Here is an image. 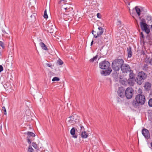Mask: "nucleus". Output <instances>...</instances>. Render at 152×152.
I'll list each match as a JSON object with an SVG mask.
<instances>
[{
	"mask_svg": "<svg viewBox=\"0 0 152 152\" xmlns=\"http://www.w3.org/2000/svg\"><path fill=\"white\" fill-rule=\"evenodd\" d=\"M99 67L102 69H105L101 72V74L104 76L109 75L112 70L110 66V62L108 61H104L99 63Z\"/></svg>",
	"mask_w": 152,
	"mask_h": 152,
	"instance_id": "1",
	"label": "nucleus"
},
{
	"mask_svg": "<svg viewBox=\"0 0 152 152\" xmlns=\"http://www.w3.org/2000/svg\"><path fill=\"white\" fill-rule=\"evenodd\" d=\"M124 62L122 59H117L114 60L112 64V67L113 70L116 72L119 71Z\"/></svg>",
	"mask_w": 152,
	"mask_h": 152,
	"instance_id": "2",
	"label": "nucleus"
},
{
	"mask_svg": "<svg viewBox=\"0 0 152 152\" xmlns=\"http://www.w3.org/2000/svg\"><path fill=\"white\" fill-rule=\"evenodd\" d=\"M147 77L146 73L142 71L139 72L135 80L136 81L138 84L141 85L143 82L144 80Z\"/></svg>",
	"mask_w": 152,
	"mask_h": 152,
	"instance_id": "3",
	"label": "nucleus"
},
{
	"mask_svg": "<svg viewBox=\"0 0 152 152\" xmlns=\"http://www.w3.org/2000/svg\"><path fill=\"white\" fill-rule=\"evenodd\" d=\"M140 25L142 31H144L147 34H148L150 32V29L148 27V26L145 23L144 19H142L140 23Z\"/></svg>",
	"mask_w": 152,
	"mask_h": 152,
	"instance_id": "4",
	"label": "nucleus"
},
{
	"mask_svg": "<svg viewBox=\"0 0 152 152\" xmlns=\"http://www.w3.org/2000/svg\"><path fill=\"white\" fill-rule=\"evenodd\" d=\"M134 90L131 87H128L125 91V96L128 99L131 98L133 95Z\"/></svg>",
	"mask_w": 152,
	"mask_h": 152,
	"instance_id": "5",
	"label": "nucleus"
},
{
	"mask_svg": "<svg viewBox=\"0 0 152 152\" xmlns=\"http://www.w3.org/2000/svg\"><path fill=\"white\" fill-rule=\"evenodd\" d=\"M78 130H80L79 132H78L79 134H81L82 137L83 138H87L88 134L85 131H84V129L83 126L78 125Z\"/></svg>",
	"mask_w": 152,
	"mask_h": 152,
	"instance_id": "6",
	"label": "nucleus"
},
{
	"mask_svg": "<svg viewBox=\"0 0 152 152\" xmlns=\"http://www.w3.org/2000/svg\"><path fill=\"white\" fill-rule=\"evenodd\" d=\"M135 99L141 105L144 104L145 101V96L141 94L137 95L136 96Z\"/></svg>",
	"mask_w": 152,
	"mask_h": 152,
	"instance_id": "7",
	"label": "nucleus"
},
{
	"mask_svg": "<svg viewBox=\"0 0 152 152\" xmlns=\"http://www.w3.org/2000/svg\"><path fill=\"white\" fill-rule=\"evenodd\" d=\"M73 115L69 117L66 120V123L67 125H73L76 123Z\"/></svg>",
	"mask_w": 152,
	"mask_h": 152,
	"instance_id": "8",
	"label": "nucleus"
},
{
	"mask_svg": "<svg viewBox=\"0 0 152 152\" xmlns=\"http://www.w3.org/2000/svg\"><path fill=\"white\" fill-rule=\"evenodd\" d=\"M121 69L122 72L124 73L128 72L131 70L130 66L128 64H124V63Z\"/></svg>",
	"mask_w": 152,
	"mask_h": 152,
	"instance_id": "9",
	"label": "nucleus"
},
{
	"mask_svg": "<svg viewBox=\"0 0 152 152\" xmlns=\"http://www.w3.org/2000/svg\"><path fill=\"white\" fill-rule=\"evenodd\" d=\"M118 96L121 98H123L125 96V89L123 87H119L118 90Z\"/></svg>",
	"mask_w": 152,
	"mask_h": 152,
	"instance_id": "10",
	"label": "nucleus"
},
{
	"mask_svg": "<svg viewBox=\"0 0 152 152\" xmlns=\"http://www.w3.org/2000/svg\"><path fill=\"white\" fill-rule=\"evenodd\" d=\"M75 131L78 133L79 132L80 130H78V126L76 127H73L70 131V134L73 137L76 138L77 136L75 135Z\"/></svg>",
	"mask_w": 152,
	"mask_h": 152,
	"instance_id": "11",
	"label": "nucleus"
},
{
	"mask_svg": "<svg viewBox=\"0 0 152 152\" xmlns=\"http://www.w3.org/2000/svg\"><path fill=\"white\" fill-rule=\"evenodd\" d=\"M142 133L146 138L148 139L150 138L149 132L147 129L145 128L143 129L142 130Z\"/></svg>",
	"mask_w": 152,
	"mask_h": 152,
	"instance_id": "12",
	"label": "nucleus"
},
{
	"mask_svg": "<svg viewBox=\"0 0 152 152\" xmlns=\"http://www.w3.org/2000/svg\"><path fill=\"white\" fill-rule=\"evenodd\" d=\"M140 103H138L137 101L133 100L132 102V107H131V109L132 108H139V104Z\"/></svg>",
	"mask_w": 152,
	"mask_h": 152,
	"instance_id": "13",
	"label": "nucleus"
},
{
	"mask_svg": "<svg viewBox=\"0 0 152 152\" xmlns=\"http://www.w3.org/2000/svg\"><path fill=\"white\" fill-rule=\"evenodd\" d=\"M99 31L97 32V35L96 36V38L100 36L103 32V28L99 27L98 28Z\"/></svg>",
	"mask_w": 152,
	"mask_h": 152,
	"instance_id": "14",
	"label": "nucleus"
},
{
	"mask_svg": "<svg viewBox=\"0 0 152 152\" xmlns=\"http://www.w3.org/2000/svg\"><path fill=\"white\" fill-rule=\"evenodd\" d=\"M130 73L129 75V83H130V80L134 79L135 75L133 73V71L131 70L130 71Z\"/></svg>",
	"mask_w": 152,
	"mask_h": 152,
	"instance_id": "15",
	"label": "nucleus"
},
{
	"mask_svg": "<svg viewBox=\"0 0 152 152\" xmlns=\"http://www.w3.org/2000/svg\"><path fill=\"white\" fill-rule=\"evenodd\" d=\"M144 87L145 90L148 91L151 88V84L150 83L148 82H146L145 83Z\"/></svg>",
	"mask_w": 152,
	"mask_h": 152,
	"instance_id": "16",
	"label": "nucleus"
},
{
	"mask_svg": "<svg viewBox=\"0 0 152 152\" xmlns=\"http://www.w3.org/2000/svg\"><path fill=\"white\" fill-rule=\"evenodd\" d=\"M127 52L128 57L130 58L132 55V52L131 48L130 47L129 48H127Z\"/></svg>",
	"mask_w": 152,
	"mask_h": 152,
	"instance_id": "17",
	"label": "nucleus"
},
{
	"mask_svg": "<svg viewBox=\"0 0 152 152\" xmlns=\"http://www.w3.org/2000/svg\"><path fill=\"white\" fill-rule=\"evenodd\" d=\"M39 45L42 48L45 50H47L48 48L46 45L43 42H41L39 43Z\"/></svg>",
	"mask_w": 152,
	"mask_h": 152,
	"instance_id": "18",
	"label": "nucleus"
},
{
	"mask_svg": "<svg viewBox=\"0 0 152 152\" xmlns=\"http://www.w3.org/2000/svg\"><path fill=\"white\" fill-rule=\"evenodd\" d=\"M69 14H64V20L65 21H67L69 20V19L71 20V17L69 15Z\"/></svg>",
	"mask_w": 152,
	"mask_h": 152,
	"instance_id": "19",
	"label": "nucleus"
},
{
	"mask_svg": "<svg viewBox=\"0 0 152 152\" xmlns=\"http://www.w3.org/2000/svg\"><path fill=\"white\" fill-rule=\"evenodd\" d=\"M25 134H26L28 135L27 137H29V138L30 137H34L35 136V135L32 132H28L27 133H25Z\"/></svg>",
	"mask_w": 152,
	"mask_h": 152,
	"instance_id": "20",
	"label": "nucleus"
},
{
	"mask_svg": "<svg viewBox=\"0 0 152 152\" xmlns=\"http://www.w3.org/2000/svg\"><path fill=\"white\" fill-rule=\"evenodd\" d=\"M146 60V62L150 65H152V57L147 58Z\"/></svg>",
	"mask_w": 152,
	"mask_h": 152,
	"instance_id": "21",
	"label": "nucleus"
},
{
	"mask_svg": "<svg viewBox=\"0 0 152 152\" xmlns=\"http://www.w3.org/2000/svg\"><path fill=\"white\" fill-rule=\"evenodd\" d=\"M135 9L136 13L138 16H140V9L137 7V6L135 7Z\"/></svg>",
	"mask_w": 152,
	"mask_h": 152,
	"instance_id": "22",
	"label": "nucleus"
},
{
	"mask_svg": "<svg viewBox=\"0 0 152 152\" xmlns=\"http://www.w3.org/2000/svg\"><path fill=\"white\" fill-rule=\"evenodd\" d=\"M52 28H50V27H49V28L48 29V31L50 33H53V28H55V26H54L52 25Z\"/></svg>",
	"mask_w": 152,
	"mask_h": 152,
	"instance_id": "23",
	"label": "nucleus"
},
{
	"mask_svg": "<svg viewBox=\"0 0 152 152\" xmlns=\"http://www.w3.org/2000/svg\"><path fill=\"white\" fill-rule=\"evenodd\" d=\"M146 18L147 20L148 21L152 20V17L151 16H147Z\"/></svg>",
	"mask_w": 152,
	"mask_h": 152,
	"instance_id": "24",
	"label": "nucleus"
},
{
	"mask_svg": "<svg viewBox=\"0 0 152 152\" xmlns=\"http://www.w3.org/2000/svg\"><path fill=\"white\" fill-rule=\"evenodd\" d=\"M140 38L141 40L142 41L143 40V39L144 38V34H143L142 32H141L140 33Z\"/></svg>",
	"mask_w": 152,
	"mask_h": 152,
	"instance_id": "25",
	"label": "nucleus"
},
{
	"mask_svg": "<svg viewBox=\"0 0 152 152\" xmlns=\"http://www.w3.org/2000/svg\"><path fill=\"white\" fill-rule=\"evenodd\" d=\"M44 17L46 19L48 18V16L46 10H45L44 11Z\"/></svg>",
	"mask_w": 152,
	"mask_h": 152,
	"instance_id": "26",
	"label": "nucleus"
},
{
	"mask_svg": "<svg viewBox=\"0 0 152 152\" xmlns=\"http://www.w3.org/2000/svg\"><path fill=\"white\" fill-rule=\"evenodd\" d=\"M64 14L63 13H61L60 15H59V17H60V19H63L64 20Z\"/></svg>",
	"mask_w": 152,
	"mask_h": 152,
	"instance_id": "27",
	"label": "nucleus"
},
{
	"mask_svg": "<svg viewBox=\"0 0 152 152\" xmlns=\"http://www.w3.org/2000/svg\"><path fill=\"white\" fill-rule=\"evenodd\" d=\"M57 63L59 65H61L63 64V62L60 59H59L57 61Z\"/></svg>",
	"mask_w": 152,
	"mask_h": 152,
	"instance_id": "28",
	"label": "nucleus"
},
{
	"mask_svg": "<svg viewBox=\"0 0 152 152\" xmlns=\"http://www.w3.org/2000/svg\"><path fill=\"white\" fill-rule=\"evenodd\" d=\"M32 146L35 149H37L38 148V146L37 144L35 142H33L32 144Z\"/></svg>",
	"mask_w": 152,
	"mask_h": 152,
	"instance_id": "29",
	"label": "nucleus"
},
{
	"mask_svg": "<svg viewBox=\"0 0 152 152\" xmlns=\"http://www.w3.org/2000/svg\"><path fill=\"white\" fill-rule=\"evenodd\" d=\"M60 80V79L57 77H54L52 80L53 81H59Z\"/></svg>",
	"mask_w": 152,
	"mask_h": 152,
	"instance_id": "30",
	"label": "nucleus"
},
{
	"mask_svg": "<svg viewBox=\"0 0 152 152\" xmlns=\"http://www.w3.org/2000/svg\"><path fill=\"white\" fill-rule=\"evenodd\" d=\"M34 150L31 145H29L28 147V151L29 152H32Z\"/></svg>",
	"mask_w": 152,
	"mask_h": 152,
	"instance_id": "31",
	"label": "nucleus"
},
{
	"mask_svg": "<svg viewBox=\"0 0 152 152\" xmlns=\"http://www.w3.org/2000/svg\"><path fill=\"white\" fill-rule=\"evenodd\" d=\"M148 103L149 106L152 107V98H151L149 100Z\"/></svg>",
	"mask_w": 152,
	"mask_h": 152,
	"instance_id": "32",
	"label": "nucleus"
},
{
	"mask_svg": "<svg viewBox=\"0 0 152 152\" xmlns=\"http://www.w3.org/2000/svg\"><path fill=\"white\" fill-rule=\"evenodd\" d=\"M148 65L147 64H144L143 67V69L145 70H148Z\"/></svg>",
	"mask_w": 152,
	"mask_h": 152,
	"instance_id": "33",
	"label": "nucleus"
},
{
	"mask_svg": "<svg viewBox=\"0 0 152 152\" xmlns=\"http://www.w3.org/2000/svg\"><path fill=\"white\" fill-rule=\"evenodd\" d=\"M26 138H27V142H28V144L29 145H30L31 144V141L30 140V139L29 137H26Z\"/></svg>",
	"mask_w": 152,
	"mask_h": 152,
	"instance_id": "34",
	"label": "nucleus"
},
{
	"mask_svg": "<svg viewBox=\"0 0 152 152\" xmlns=\"http://www.w3.org/2000/svg\"><path fill=\"white\" fill-rule=\"evenodd\" d=\"M2 110L4 112V115H6L7 114V112H6V110L5 107L4 106L3 107H2Z\"/></svg>",
	"mask_w": 152,
	"mask_h": 152,
	"instance_id": "35",
	"label": "nucleus"
},
{
	"mask_svg": "<svg viewBox=\"0 0 152 152\" xmlns=\"http://www.w3.org/2000/svg\"><path fill=\"white\" fill-rule=\"evenodd\" d=\"M64 9L66 10V12L67 11V10H69L71 9V10H73V8L72 7H66L65 8H64Z\"/></svg>",
	"mask_w": 152,
	"mask_h": 152,
	"instance_id": "36",
	"label": "nucleus"
},
{
	"mask_svg": "<svg viewBox=\"0 0 152 152\" xmlns=\"http://www.w3.org/2000/svg\"><path fill=\"white\" fill-rule=\"evenodd\" d=\"M95 60V56H94L92 58H91L89 60V61L90 62H93Z\"/></svg>",
	"mask_w": 152,
	"mask_h": 152,
	"instance_id": "37",
	"label": "nucleus"
},
{
	"mask_svg": "<svg viewBox=\"0 0 152 152\" xmlns=\"http://www.w3.org/2000/svg\"><path fill=\"white\" fill-rule=\"evenodd\" d=\"M97 17L99 18H101L102 17V15L100 13H98L97 14Z\"/></svg>",
	"mask_w": 152,
	"mask_h": 152,
	"instance_id": "38",
	"label": "nucleus"
},
{
	"mask_svg": "<svg viewBox=\"0 0 152 152\" xmlns=\"http://www.w3.org/2000/svg\"><path fill=\"white\" fill-rule=\"evenodd\" d=\"M3 70V68L2 66L0 65V72Z\"/></svg>",
	"mask_w": 152,
	"mask_h": 152,
	"instance_id": "39",
	"label": "nucleus"
},
{
	"mask_svg": "<svg viewBox=\"0 0 152 152\" xmlns=\"http://www.w3.org/2000/svg\"><path fill=\"white\" fill-rule=\"evenodd\" d=\"M138 93L140 94H142V90L140 88H139L138 89Z\"/></svg>",
	"mask_w": 152,
	"mask_h": 152,
	"instance_id": "40",
	"label": "nucleus"
},
{
	"mask_svg": "<svg viewBox=\"0 0 152 152\" xmlns=\"http://www.w3.org/2000/svg\"><path fill=\"white\" fill-rule=\"evenodd\" d=\"M73 10H71L70 9V10H67V11L66 12H69L70 11H71V12H73Z\"/></svg>",
	"mask_w": 152,
	"mask_h": 152,
	"instance_id": "41",
	"label": "nucleus"
},
{
	"mask_svg": "<svg viewBox=\"0 0 152 152\" xmlns=\"http://www.w3.org/2000/svg\"><path fill=\"white\" fill-rule=\"evenodd\" d=\"M94 30H93L92 31V33L94 35V37H95V34H94Z\"/></svg>",
	"mask_w": 152,
	"mask_h": 152,
	"instance_id": "42",
	"label": "nucleus"
},
{
	"mask_svg": "<svg viewBox=\"0 0 152 152\" xmlns=\"http://www.w3.org/2000/svg\"><path fill=\"white\" fill-rule=\"evenodd\" d=\"M0 46H1L2 47V48H3V49H4V48H5V46H4V43H3V44H2Z\"/></svg>",
	"mask_w": 152,
	"mask_h": 152,
	"instance_id": "43",
	"label": "nucleus"
},
{
	"mask_svg": "<svg viewBox=\"0 0 152 152\" xmlns=\"http://www.w3.org/2000/svg\"><path fill=\"white\" fill-rule=\"evenodd\" d=\"M91 20L92 21L94 22V21L95 19L94 18H93V17H92V18H91Z\"/></svg>",
	"mask_w": 152,
	"mask_h": 152,
	"instance_id": "44",
	"label": "nucleus"
},
{
	"mask_svg": "<svg viewBox=\"0 0 152 152\" xmlns=\"http://www.w3.org/2000/svg\"><path fill=\"white\" fill-rule=\"evenodd\" d=\"M93 42H94V41H93V40H92V41H91V46L92 45H93Z\"/></svg>",
	"mask_w": 152,
	"mask_h": 152,
	"instance_id": "45",
	"label": "nucleus"
},
{
	"mask_svg": "<svg viewBox=\"0 0 152 152\" xmlns=\"http://www.w3.org/2000/svg\"><path fill=\"white\" fill-rule=\"evenodd\" d=\"M3 42H2L0 41V46L2 44H3Z\"/></svg>",
	"mask_w": 152,
	"mask_h": 152,
	"instance_id": "46",
	"label": "nucleus"
},
{
	"mask_svg": "<svg viewBox=\"0 0 152 152\" xmlns=\"http://www.w3.org/2000/svg\"><path fill=\"white\" fill-rule=\"evenodd\" d=\"M2 32L3 33H6L7 34V33L5 31H4V30H2Z\"/></svg>",
	"mask_w": 152,
	"mask_h": 152,
	"instance_id": "47",
	"label": "nucleus"
},
{
	"mask_svg": "<svg viewBox=\"0 0 152 152\" xmlns=\"http://www.w3.org/2000/svg\"><path fill=\"white\" fill-rule=\"evenodd\" d=\"M47 65L49 67H50V66H51V65H50V64H48Z\"/></svg>",
	"mask_w": 152,
	"mask_h": 152,
	"instance_id": "48",
	"label": "nucleus"
},
{
	"mask_svg": "<svg viewBox=\"0 0 152 152\" xmlns=\"http://www.w3.org/2000/svg\"><path fill=\"white\" fill-rule=\"evenodd\" d=\"M97 57V55H96V57H95L96 60V59Z\"/></svg>",
	"mask_w": 152,
	"mask_h": 152,
	"instance_id": "49",
	"label": "nucleus"
},
{
	"mask_svg": "<svg viewBox=\"0 0 152 152\" xmlns=\"http://www.w3.org/2000/svg\"><path fill=\"white\" fill-rule=\"evenodd\" d=\"M118 23H121V21H118Z\"/></svg>",
	"mask_w": 152,
	"mask_h": 152,
	"instance_id": "50",
	"label": "nucleus"
},
{
	"mask_svg": "<svg viewBox=\"0 0 152 152\" xmlns=\"http://www.w3.org/2000/svg\"><path fill=\"white\" fill-rule=\"evenodd\" d=\"M39 41H42V40L41 39H39Z\"/></svg>",
	"mask_w": 152,
	"mask_h": 152,
	"instance_id": "51",
	"label": "nucleus"
},
{
	"mask_svg": "<svg viewBox=\"0 0 152 152\" xmlns=\"http://www.w3.org/2000/svg\"><path fill=\"white\" fill-rule=\"evenodd\" d=\"M69 126H68V130H69Z\"/></svg>",
	"mask_w": 152,
	"mask_h": 152,
	"instance_id": "52",
	"label": "nucleus"
},
{
	"mask_svg": "<svg viewBox=\"0 0 152 152\" xmlns=\"http://www.w3.org/2000/svg\"><path fill=\"white\" fill-rule=\"evenodd\" d=\"M61 1H64L65 0H61Z\"/></svg>",
	"mask_w": 152,
	"mask_h": 152,
	"instance_id": "53",
	"label": "nucleus"
},
{
	"mask_svg": "<svg viewBox=\"0 0 152 152\" xmlns=\"http://www.w3.org/2000/svg\"><path fill=\"white\" fill-rule=\"evenodd\" d=\"M91 15H90V17H91Z\"/></svg>",
	"mask_w": 152,
	"mask_h": 152,
	"instance_id": "54",
	"label": "nucleus"
},
{
	"mask_svg": "<svg viewBox=\"0 0 152 152\" xmlns=\"http://www.w3.org/2000/svg\"><path fill=\"white\" fill-rule=\"evenodd\" d=\"M93 51V53H94V51L93 50V51Z\"/></svg>",
	"mask_w": 152,
	"mask_h": 152,
	"instance_id": "55",
	"label": "nucleus"
},
{
	"mask_svg": "<svg viewBox=\"0 0 152 152\" xmlns=\"http://www.w3.org/2000/svg\"><path fill=\"white\" fill-rule=\"evenodd\" d=\"M130 14H131V15H132L131 13V12H130Z\"/></svg>",
	"mask_w": 152,
	"mask_h": 152,
	"instance_id": "56",
	"label": "nucleus"
},
{
	"mask_svg": "<svg viewBox=\"0 0 152 152\" xmlns=\"http://www.w3.org/2000/svg\"><path fill=\"white\" fill-rule=\"evenodd\" d=\"M129 5H130V3H129L128 4Z\"/></svg>",
	"mask_w": 152,
	"mask_h": 152,
	"instance_id": "57",
	"label": "nucleus"
},
{
	"mask_svg": "<svg viewBox=\"0 0 152 152\" xmlns=\"http://www.w3.org/2000/svg\"><path fill=\"white\" fill-rule=\"evenodd\" d=\"M139 31L140 32V30H139Z\"/></svg>",
	"mask_w": 152,
	"mask_h": 152,
	"instance_id": "58",
	"label": "nucleus"
}]
</instances>
